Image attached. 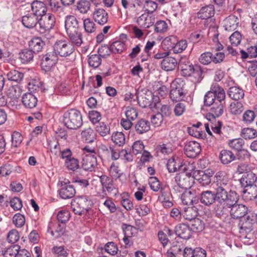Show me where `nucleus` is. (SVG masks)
<instances>
[{
	"label": "nucleus",
	"mask_w": 257,
	"mask_h": 257,
	"mask_svg": "<svg viewBox=\"0 0 257 257\" xmlns=\"http://www.w3.org/2000/svg\"><path fill=\"white\" fill-rule=\"evenodd\" d=\"M22 89L20 86L16 85L9 88L8 91V96L12 100H17L21 95Z\"/></svg>",
	"instance_id": "a18cd8bd"
},
{
	"label": "nucleus",
	"mask_w": 257,
	"mask_h": 257,
	"mask_svg": "<svg viewBox=\"0 0 257 257\" xmlns=\"http://www.w3.org/2000/svg\"><path fill=\"white\" fill-rule=\"evenodd\" d=\"M214 15V7L210 4L202 7L198 13V17L202 20H206L213 17Z\"/></svg>",
	"instance_id": "2f4dec72"
},
{
	"label": "nucleus",
	"mask_w": 257,
	"mask_h": 257,
	"mask_svg": "<svg viewBox=\"0 0 257 257\" xmlns=\"http://www.w3.org/2000/svg\"><path fill=\"white\" fill-rule=\"evenodd\" d=\"M22 102L26 107L32 108L36 106L38 100L32 93H27L23 95Z\"/></svg>",
	"instance_id": "c756f323"
},
{
	"label": "nucleus",
	"mask_w": 257,
	"mask_h": 257,
	"mask_svg": "<svg viewBox=\"0 0 257 257\" xmlns=\"http://www.w3.org/2000/svg\"><path fill=\"white\" fill-rule=\"evenodd\" d=\"M64 124L69 129L77 130L82 124V117L81 112L76 109H71L63 114Z\"/></svg>",
	"instance_id": "20e7f679"
},
{
	"label": "nucleus",
	"mask_w": 257,
	"mask_h": 257,
	"mask_svg": "<svg viewBox=\"0 0 257 257\" xmlns=\"http://www.w3.org/2000/svg\"><path fill=\"white\" fill-rule=\"evenodd\" d=\"M148 184L150 188L154 192H158L160 189V183L156 177H150L148 179Z\"/></svg>",
	"instance_id": "052dcab7"
},
{
	"label": "nucleus",
	"mask_w": 257,
	"mask_h": 257,
	"mask_svg": "<svg viewBox=\"0 0 257 257\" xmlns=\"http://www.w3.org/2000/svg\"><path fill=\"white\" fill-rule=\"evenodd\" d=\"M135 129L137 134H143L150 130V123L146 119H141L136 122Z\"/></svg>",
	"instance_id": "72a5a7b5"
},
{
	"label": "nucleus",
	"mask_w": 257,
	"mask_h": 257,
	"mask_svg": "<svg viewBox=\"0 0 257 257\" xmlns=\"http://www.w3.org/2000/svg\"><path fill=\"white\" fill-rule=\"evenodd\" d=\"M111 140L116 145L122 146L125 143V135L122 132H113L111 135Z\"/></svg>",
	"instance_id": "79ce46f5"
},
{
	"label": "nucleus",
	"mask_w": 257,
	"mask_h": 257,
	"mask_svg": "<svg viewBox=\"0 0 257 257\" xmlns=\"http://www.w3.org/2000/svg\"><path fill=\"white\" fill-rule=\"evenodd\" d=\"M213 172L207 171L204 172L197 170L194 172V178L198 182L203 186H207L210 184L211 181V178L212 177Z\"/></svg>",
	"instance_id": "f3484780"
},
{
	"label": "nucleus",
	"mask_w": 257,
	"mask_h": 257,
	"mask_svg": "<svg viewBox=\"0 0 257 257\" xmlns=\"http://www.w3.org/2000/svg\"><path fill=\"white\" fill-rule=\"evenodd\" d=\"M178 64L177 60L172 57H166L162 61L161 65L162 69L170 71L174 70Z\"/></svg>",
	"instance_id": "cd10ccee"
},
{
	"label": "nucleus",
	"mask_w": 257,
	"mask_h": 257,
	"mask_svg": "<svg viewBox=\"0 0 257 257\" xmlns=\"http://www.w3.org/2000/svg\"><path fill=\"white\" fill-rule=\"evenodd\" d=\"M238 226L240 233H249L253 228V220L248 216L246 218H242L239 220Z\"/></svg>",
	"instance_id": "a878e982"
},
{
	"label": "nucleus",
	"mask_w": 257,
	"mask_h": 257,
	"mask_svg": "<svg viewBox=\"0 0 257 257\" xmlns=\"http://www.w3.org/2000/svg\"><path fill=\"white\" fill-rule=\"evenodd\" d=\"M187 47V42L185 40H182L180 41H178L177 40V43L175 45V47L173 50V52L175 53H180L183 52Z\"/></svg>",
	"instance_id": "774afa93"
},
{
	"label": "nucleus",
	"mask_w": 257,
	"mask_h": 257,
	"mask_svg": "<svg viewBox=\"0 0 257 257\" xmlns=\"http://www.w3.org/2000/svg\"><path fill=\"white\" fill-rule=\"evenodd\" d=\"M230 112L235 115L240 113L243 110V105L240 102H233L230 104Z\"/></svg>",
	"instance_id": "6e6d98bb"
},
{
	"label": "nucleus",
	"mask_w": 257,
	"mask_h": 257,
	"mask_svg": "<svg viewBox=\"0 0 257 257\" xmlns=\"http://www.w3.org/2000/svg\"><path fill=\"white\" fill-rule=\"evenodd\" d=\"M255 117L254 112L252 110H247L243 114L242 120L245 123L248 124L253 121Z\"/></svg>",
	"instance_id": "338daca9"
},
{
	"label": "nucleus",
	"mask_w": 257,
	"mask_h": 257,
	"mask_svg": "<svg viewBox=\"0 0 257 257\" xmlns=\"http://www.w3.org/2000/svg\"><path fill=\"white\" fill-rule=\"evenodd\" d=\"M225 98L224 89L217 84L212 85L210 90L208 91L204 96V103L206 106H211L215 101L221 102Z\"/></svg>",
	"instance_id": "39448f33"
},
{
	"label": "nucleus",
	"mask_w": 257,
	"mask_h": 257,
	"mask_svg": "<svg viewBox=\"0 0 257 257\" xmlns=\"http://www.w3.org/2000/svg\"><path fill=\"white\" fill-rule=\"evenodd\" d=\"M46 3H44L39 1H34L31 4V9L33 13L38 17H42L47 11Z\"/></svg>",
	"instance_id": "412c9836"
},
{
	"label": "nucleus",
	"mask_w": 257,
	"mask_h": 257,
	"mask_svg": "<svg viewBox=\"0 0 257 257\" xmlns=\"http://www.w3.org/2000/svg\"><path fill=\"white\" fill-rule=\"evenodd\" d=\"M55 24V16L50 14H45L39 20V28L38 31L41 34L49 31Z\"/></svg>",
	"instance_id": "9d476101"
},
{
	"label": "nucleus",
	"mask_w": 257,
	"mask_h": 257,
	"mask_svg": "<svg viewBox=\"0 0 257 257\" xmlns=\"http://www.w3.org/2000/svg\"><path fill=\"white\" fill-rule=\"evenodd\" d=\"M230 208V214L232 218L238 219L243 217L248 211V208L242 204L232 203L228 205Z\"/></svg>",
	"instance_id": "f8f14e48"
},
{
	"label": "nucleus",
	"mask_w": 257,
	"mask_h": 257,
	"mask_svg": "<svg viewBox=\"0 0 257 257\" xmlns=\"http://www.w3.org/2000/svg\"><path fill=\"white\" fill-rule=\"evenodd\" d=\"M139 105L145 108L150 107L151 108H158L159 104V98L157 96H154L152 91L149 90H143L139 93L137 97Z\"/></svg>",
	"instance_id": "423d86ee"
},
{
	"label": "nucleus",
	"mask_w": 257,
	"mask_h": 257,
	"mask_svg": "<svg viewBox=\"0 0 257 257\" xmlns=\"http://www.w3.org/2000/svg\"><path fill=\"white\" fill-rule=\"evenodd\" d=\"M97 165L96 157L94 154H85L82 157V168L85 171H93Z\"/></svg>",
	"instance_id": "4468645a"
},
{
	"label": "nucleus",
	"mask_w": 257,
	"mask_h": 257,
	"mask_svg": "<svg viewBox=\"0 0 257 257\" xmlns=\"http://www.w3.org/2000/svg\"><path fill=\"white\" fill-rule=\"evenodd\" d=\"M155 21L154 15L143 14L138 18L137 22L141 28L148 29L153 26Z\"/></svg>",
	"instance_id": "6ab92c4d"
},
{
	"label": "nucleus",
	"mask_w": 257,
	"mask_h": 257,
	"mask_svg": "<svg viewBox=\"0 0 257 257\" xmlns=\"http://www.w3.org/2000/svg\"><path fill=\"white\" fill-rule=\"evenodd\" d=\"M243 191V197L247 200L257 198V186L256 185L247 187Z\"/></svg>",
	"instance_id": "4c0bfd02"
},
{
	"label": "nucleus",
	"mask_w": 257,
	"mask_h": 257,
	"mask_svg": "<svg viewBox=\"0 0 257 257\" xmlns=\"http://www.w3.org/2000/svg\"><path fill=\"white\" fill-rule=\"evenodd\" d=\"M53 51L58 56L66 57L71 55L74 51V47L69 42L66 40L57 41L53 46Z\"/></svg>",
	"instance_id": "6e6552de"
},
{
	"label": "nucleus",
	"mask_w": 257,
	"mask_h": 257,
	"mask_svg": "<svg viewBox=\"0 0 257 257\" xmlns=\"http://www.w3.org/2000/svg\"><path fill=\"white\" fill-rule=\"evenodd\" d=\"M88 62L90 66L97 68L101 64V57L99 55L92 54L89 57Z\"/></svg>",
	"instance_id": "603ef678"
},
{
	"label": "nucleus",
	"mask_w": 257,
	"mask_h": 257,
	"mask_svg": "<svg viewBox=\"0 0 257 257\" xmlns=\"http://www.w3.org/2000/svg\"><path fill=\"white\" fill-rule=\"evenodd\" d=\"M174 179L176 185L173 186V189L176 192H182L184 190L190 189L192 186L193 177L189 174L185 172L177 174Z\"/></svg>",
	"instance_id": "0eeeda50"
},
{
	"label": "nucleus",
	"mask_w": 257,
	"mask_h": 257,
	"mask_svg": "<svg viewBox=\"0 0 257 257\" xmlns=\"http://www.w3.org/2000/svg\"><path fill=\"white\" fill-rule=\"evenodd\" d=\"M111 50L114 54H119L122 52L126 48L125 44L121 41H116L111 45Z\"/></svg>",
	"instance_id": "49530a36"
},
{
	"label": "nucleus",
	"mask_w": 257,
	"mask_h": 257,
	"mask_svg": "<svg viewBox=\"0 0 257 257\" xmlns=\"http://www.w3.org/2000/svg\"><path fill=\"white\" fill-rule=\"evenodd\" d=\"M100 182L102 186V191L104 195H106V191L110 194L116 195L117 191L114 186L112 179L106 175H102L99 177Z\"/></svg>",
	"instance_id": "ddd939ff"
},
{
	"label": "nucleus",
	"mask_w": 257,
	"mask_h": 257,
	"mask_svg": "<svg viewBox=\"0 0 257 257\" xmlns=\"http://www.w3.org/2000/svg\"><path fill=\"white\" fill-rule=\"evenodd\" d=\"M244 142L242 139L238 138L230 140L228 145L231 149L239 152L243 149Z\"/></svg>",
	"instance_id": "09e8293b"
},
{
	"label": "nucleus",
	"mask_w": 257,
	"mask_h": 257,
	"mask_svg": "<svg viewBox=\"0 0 257 257\" xmlns=\"http://www.w3.org/2000/svg\"><path fill=\"white\" fill-rule=\"evenodd\" d=\"M83 26L85 31L87 33H92L96 30L95 24L89 18L85 19L83 21Z\"/></svg>",
	"instance_id": "bf43d9fd"
},
{
	"label": "nucleus",
	"mask_w": 257,
	"mask_h": 257,
	"mask_svg": "<svg viewBox=\"0 0 257 257\" xmlns=\"http://www.w3.org/2000/svg\"><path fill=\"white\" fill-rule=\"evenodd\" d=\"M176 43L177 37L174 36H170L163 40L162 45L164 49H172L173 50Z\"/></svg>",
	"instance_id": "de8ad7c7"
},
{
	"label": "nucleus",
	"mask_w": 257,
	"mask_h": 257,
	"mask_svg": "<svg viewBox=\"0 0 257 257\" xmlns=\"http://www.w3.org/2000/svg\"><path fill=\"white\" fill-rule=\"evenodd\" d=\"M20 246L18 245H13L8 248L3 252V255L5 257H17Z\"/></svg>",
	"instance_id": "5fc2aeb1"
},
{
	"label": "nucleus",
	"mask_w": 257,
	"mask_h": 257,
	"mask_svg": "<svg viewBox=\"0 0 257 257\" xmlns=\"http://www.w3.org/2000/svg\"><path fill=\"white\" fill-rule=\"evenodd\" d=\"M38 17L33 13L28 14L22 18V23L25 27L28 28H32L35 26L37 23L39 24Z\"/></svg>",
	"instance_id": "7c9ffc66"
},
{
	"label": "nucleus",
	"mask_w": 257,
	"mask_h": 257,
	"mask_svg": "<svg viewBox=\"0 0 257 257\" xmlns=\"http://www.w3.org/2000/svg\"><path fill=\"white\" fill-rule=\"evenodd\" d=\"M227 93L229 97L234 100H238L242 99L244 95L243 90L241 88L236 86L230 87Z\"/></svg>",
	"instance_id": "c9c22d12"
},
{
	"label": "nucleus",
	"mask_w": 257,
	"mask_h": 257,
	"mask_svg": "<svg viewBox=\"0 0 257 257\" xmlns=\"http://www.w3.org/2000/svg\"><path fill=\"white\" fill-rule=\"evenodd\" d=\"M78 202L79 203L82 208L84 209L85 213L89 210L92 205V201L89 197L86 196L77 198Z\"/></svg>",
	"instance_id": "8fccbe9b"
},
{
	"label": "nucleus",
	"mask_w": 257,
	"mask_h": 257,
	"mask_svg": "<svg viewBox=\"0 0 257 257\" xmlns=\"http://www.w3.org/2000/svg\"><path fill=\"white\" fill-rule=\"evenodd\" d=\"M228 188H224L220 186L215 189L214 192L216 203L217 204L214 208L216 215L218 216H221L224 214V203L227 205H232V203H237L238 200L239 196L234 191L229 190Z\"/></svg>",
	"instance_id": "f257e3e1"
},
{
	"label": "nucleus",
	"mask_w": 257,
	"mask_h": 257,
	"mask_svg": "<svg viewBox=\"0 0 257 257\" xmlns=\"http://www.w3.org/2000/svg\"><path fill=\"white\" fill-rule=\"evenodd\" d=\"M182 163L178 157H173L168 161L167 167L169 172L174 173L180 170Z\"/></svg>",
	"instance_id": "c85d7f7f"
},
{
	"label": "nucleus",
	"mask_w": 257,
	"mask_h": 257,
	"mask_svg": "<svg viewBox=\"0 0 257 257\" xmlns=\"http://www.w3.org/2000/svg\"><path fill=\"white\" fill-rule=\"evenodd\" d=\"M182 203L187 205H196L198 203V198L190 190H186L181 195Z\"/></svg>",
	"instance_id": "393cba45"
},
{
	"label": "nucleus",
	"mask_w": 257,
	"mask_h": 257,
	"mask_svg": "<svg viewBox=\"0 0 257 257\" xmlns=\"http://www.w3.org/2000/svg\"><path fill=\"white\" fill-rule=\"evenodd\" d=\"M71 207L75 214L81 215L83 214L86 213L84 209L82 208V207L78 202L77 198L72 200L71 203Z\"/></svg>",
	"instance_id": "13d9d810"
},
{
	"label": "nucleus",
	"mask_w": 257,
	"mask_h": 257,
	"mask_svg": "<svg viewBox=\"0 0 257 257\" xmlns=\"http://www.w3.org/2000/svg\"><path fill=\"white\" fill-rule=\"evenodd\" d=\"M34 54L30 49H24L19 53V58L22 63H27L33 59Z\"/></svg>",
	"instance_id": "ea45409f"
},
{
	"label": "nucleus",
	"mask_w": 257,
	"mask_h": 257,
	"mask_svg": "<svg viewBox=\"0 0 257 257\" xmlns=\"http://www.w3.org/2000/svg\"><path fill=\"white\" fill-rule=\"evenodd\" d=\"M157 7L158 5L155 2L149 0L145 1V5L144 8L146 9L145 11L148 14H152L157 9Z\"/></svg>",
	"instance_id": "0e129e2a"
},
{
	"label": "nucleus",
	"mask_w": 257,
	"mask_h": 257,
	"mask_svg": "<svg viewBox=\"0 0 257 257\" xmlns=\"http://www.w3.org/2000/svg\"><path fill=\"white\" fill-rule=\"evenodd\" d=\"M199 199L201 203L207 206L216 202L214 193L210 190L202 191Z\"/></svg>",
	"instance_id": "4be33fe9"
},
{
	"label": "nucleus",
	"mask_w": 257,
	"mask_h": 257,
	"mask_svg": "<svg viewBox=\"0 0 257 257\" xmlns=\"http://www.w3.org/2000/svg\"><path fill=\"white\" fill-rule=\"evenodd\" d=\"M198 208L196 206L185 207L181 211V216L186 220H192L198 215Z\"/></svg>",
	"instance_id": "bb28decb"
},
{
	"label": "nucleus",
	"mask_w": 257,
	"mask_h": 257,
	"mask_svg": "<svg viewBox=\"0 0 257 257\" xmlns=\"http://www.w3.org/2000/svg\"><path fill=\"white\" fill-rule=\"evenodd\" d=\"M62 188L59 190L60 196L64 199L71 198L75 195L76 191L74 187L70 184V182L62 181Z\"/></svg>",
	"instance_id": "2eb2a0df"
},
{
	"label": "nucleus",
	"mask_w": 257,
	"mask_h": 257,
	"mask_svg": "<svg viewBox=\"0 0 257 257\" xmlns=\"http://www.w3.org/2000/svg\"><path fill=\"white\" fill-rule=\"evenodd\" d=\"M257 180L256 175L251 171H248L243 174L239 179L241 187L245 188L247 187L255 185Z\"/></svg>",
	"instance_id": "a211bd4d"
},
{
	"label": "nucleus",
	"mask_w": 257,
	"mask_h": 257,
	"mask_svg": "<svg viewBox=\"0 0 257 257\" xmlns=\"http://www.w3.org/2000/svg\"><path fill=\"white\" fill-rule=\"evenodd\" d=\"M225 105V100L221 101V102L215 101V102L212 105L210 111L211 113L207 115V119L210 120V117L215 118L221 115L223 112L224 106Z\"/></svg>",
	"instance_id": "b1692460"
},
{
	"label": "nucleus",
	"mask_w": 257,
	"mask_h": 257,
	"mask_svg": "<svg viewBox=\"0 0 257 257\" xmlns=\"http://www.w3.org/2000/svg\"><path fill=\"white\" fill-rule=\"evenodd\" d=\"M178 66L182 76L190 77L195 83L200 82L203 79V70L199 65H193L186 57H181Z\"/></svg>",
	"instance_id": "f03ea898"
},
{
	"label": "nucleus",
	"mask_w": 257,
	"mask_h": 257,
	"mask_svg": "<svg viewBox=\"0 0 257 257\" xmlns=\"http://www.w3.org/2000/svg\"><path fill=\"white\" fill-rule=\"evenodd\" d=\"M93 18L95 22L100 25H103L108 21V15L104 9L98 8L94 11Z\"/></svg>",
	"instance_id": "5701e85b"
},
{
	"label": "nucleus",
	"mask_w": 257,
	"mask_h": 257,
	"mask_svg": "<svg viewBox=\"0 0 257 257\" xmlns=\"http://www.w3.org/2000/svg\"><path fill=\"white\" fill-rule=\"evenodd\" d=\"M235 157L233 153L229 150H223L219 154V159L223 164H228L234 160Z\"/></svg>",
	"instance_id": "e433bc0d"
},
{
	"label": "nucleus",
	"mask_w": 257,
	"mask_h": 257,
	"mask_svg": "<svg viewBox=\"0 0 257 257\" xmlns=\"http://www.w3.org/2000/svg\"><path fill=\"white\" fill-rule=\"evenodd\" d=\"M214 181L216 183L217 187L220 186L224 188H228L229 180L225 173L219 171L214 176Z\"/></svg>",
	"instance_id": "473e14b6"
},
{
	"label": "nucleus",
	"mask_w": 257,
	"mask_h": 257,
	"mask_svg": "<svg viewBox=\"0 0 257 257\" xmlns=\"http://www.w3.org/2000/svg\"><path fill=\"white\" fill-rule=\"evenodd\" d=\"M184 151L188 158H195L200 153L201 146L196 141H190L186 143Z\"/></svg>",
	"instance_id": "dca6fc26"
},
{
	"label": "nucleus",
	"mask_w": 257,
	"mask_h": 257,
	"mask_svg": "<svg viewBox=\"0 0 257 257\" xmlns=\"http://www.w3.org/2000/svg\"><path fill=\"white\" fill-rule=\"evenodd\" d=\"M168 30V25L165 21H157L155 25V31L157 33H163Z\"/></svg>",
	"instance_id": "69168bd1"
},
{
	"label": "nucleus",
	"mask_w": 257,
	"mask_h": 257,
	"mask_svg": "<svg viewBox=\"0 0 257 257\" xmlns=\"http://www.w3.org/2000/svg\"><path fill=\"white\" fill-rule=\"evenodd\" d=\"M8 80L20 83L24 77V74L16 70H12L6 74Z\"/></svg>",
	"instance_id": "a19ab883"
},
{
	"label": "nucleus",
	"mask_w": 257,
	"mask_h": 257,
	"mask_svg": "<svg viewBox=\"0 0 257 257\" xmlns=\"http://www.w3.org/2000/svg\"><path fill=\"white\" fill-rule=\"evenodd\" d=\"M45 45V43L39 37L32 38L29 43L30 49L34 53L41 51Z\"/></svg>",
	"instance_id": "f704fd0d"
},
{
	"label": "nucleus",
	"mask_w": 257,
	"mask_h": 257,
	"mask_svg": "<svg viewBox=\"0 0 257 257\" xmlns=\"http://www.w3.org/2000/svg\"><path fill=\"white\" fill-rule=\"evenodd\" d=\"M58 59V56L54 51L47 53L42 59V68L45 71H49L56 64Z\"/></svg>",
	"instance_id": "9b49d317"
},
{
	"label": "nucleus",
	"mask_w": 257,
	"mask_h": 257,
	"mask_svg": "<svg viewBox=\"0 0 257 257\" xmlns=\"http://www.w3.org/2000/svg\"><path fill=\"white\" fill-rule=\"evenodd\" d=\"M83 141L86 143H91L96 140V134L94 131L89 127L84 130L81 133Z\"/></svg>",
	"instance_id": "58836bf2"
},
{
	"label": "nucleus",
	"mask_w": 257,
	"mask_h": 257,
	"mask_svg": "<svg viewBox=\"0 0 257 257\" xmlns=\"http://www.w3.org/2000/svg\"><path fill=\"white\" fill-rule=\"evenodd\" d=\"M241 136L245 139H251L256 136V131L251 128H244L242 130Z\"/></svg>",
	"instance_id": "680f3d73"
},
{
	"label": "nucleus",
	"mask_w": 257,
	"mask_h": 257,
	"mask_svg": "<svg viewBox=\"0 0 257 257\" xmlns=\"http://www.w3.org/2000/svg\"><path fill=\"white\" fill-rule=\"evenodd\" d=\"M199 61L204 65L210 64L212 61V53L210 52H206L201 54L199 58Z\"/></svg>",
	"instance_id": "4d7b16f0"
},
{
	"label": "nucleus",
	"mask_w": 257,
	"mask_h": 257,
	"mask_svg": "<svg viewBox=\"0 0 257 257\" xmlns=\"http://www.w3.org/2000/svg\"><path fill=\"white\" fill-rule=\"evenodd\" d=\"M190 221V227L191 231L193 232H199L204 229V223L202 220L196 217Z\"/></svg>",
	"instance_id": "37998d69"
},
{
	"label": "nucleus",
	"mask_w": 257,
	"mask_h": 257,
	"mask_svg": "<svg viewBox=\"0 0 257 257\" xmlns=\"http://www.w3.org/2000/svg\"><path fill=\"white\" fill-rule=\"evenodd\" d=\"M65 28L71 41L77 46L82 43V34L79 31L77 19L73 16H68L66 18Z\"/></svg>",
	"instance_id": "7ed1b4c3"
},
{
	"label": "nucleus",
	"mask_w": 257,
	"mask_h": 257,
	"mask_svg": "<svg viewBox=\"0 0 257 257\" xmlns=\"http://www.w3.org/2000/svg\"><path fill=\"white\" fill-rule=\"evenodd\" d=\"M95 129L96 132L102 137L106 136L110 133V126L104 122H100L97 123Z\"/></svg>",
	"instance_id": "c03bdc74"
},
{
	"label": "nucleus",
	"mask_w": 257,
	"mask_h": 257,
	"mask_svg": "<svg viewBox=\"0 0 257 257\" xmlns=\"http://www.w3.org/2000/svg\"><path fill=\"white\" fill-rule=\"evenodd\" d=\"M236 19L233 17H229L225 20V29L227 31H232L235 30L237 27Z\"/></svg>",
	"instance_id": "e2e57ef3"
},
{
	"label": "nucleus",
	"mask_w": 257,
	"mask_h": 257,
	"mask_svg": "<svg viewBox=\"0 0 257 257\" xmlns=\"http://www.w3.org/2000/svg\"><path fill=\"white\" fill-rule=\"evenodd\" d=\"M64 164L67 169L72 171H75L79 168L78 160L74 157L68 160V161H65Z\"/></svg>",
	"instance_id": "3c124183"
},
{
	"label": "nucleus",
	"mask_w": 257,
	"mask_h": 257,
	"mask_svg": "<svg viewBox=\"0 0 257 257\" xmlns=\"http://www.w3.org/2000/svg\"><path fill=\"white\" fill-rule=\"evenodd\" d=\"M175 232L176 235L184 239H188L191 236V230L189 225L185 223L176 226Z\"/></svg>",
	"instance_id": "aec40b11"
},
{
	"label": "nucleus",
	"mask_w": 257,
	"mask_h": 257,
	"mask_svg": "<svg viewBox=\"0 0 257 257\" xmlns=\"http://www.w3.org/2000/svg\"><path fill=\"white\" fill-rule=\"evenodd\" d=\"M90 3L87 0H80L77 4V8L80 13L86 14L90 8Z\"/></svg>",
	"instance_id": "864d4df0"
},
{
	"label": "nucleus",
	"mask_w": 257,
	"mask_h": 257,
	"mask_svg": "<svg viewBox=\"0 0 257 257\" xmlns=\"http://www.w3.org/2000/svg\"><path fill=\"white\" fill-rule=\"evenodd\" d=\"M179 81H180V79L176 80L171 84L170 97L173 101L178 102L183 100L187 94L183 82H179Z\"/></svg>",
	"instance_id": "1a4fd4ad"
}]
</instances>
